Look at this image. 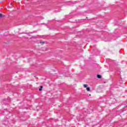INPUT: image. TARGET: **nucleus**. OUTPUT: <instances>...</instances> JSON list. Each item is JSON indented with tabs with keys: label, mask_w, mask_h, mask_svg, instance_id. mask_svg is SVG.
I'll use <instances>...</instances> for the list:
<instances>
[{
	"label": "nucleus",
	"mask_w": 127,
	"mask_h": 127,
	"mask_svg": "<svg viewBox=\"0 0 127 127\" xmlns=\"http://www.w3.org/2000/svg\"><path fill=\"white\" fill-rule=\"evenodd\" d=\"M42 88H43V86H41L40 88H39V91H42Z\"/></svg>",
	"instance_id": "2"
},
{
	"label": "nucleus",
	"mask_w": 127,
	"mask_h": 127,
	"mask_svg": "<svg viewBox=\"0 0 127 127\" xmlns=\"http://www.w3.org/2000/svg\"><path fill=\"white\" fill-rule=\"evenodd\" d=\"M83 86L84 88H87V87H88V85L87 84H84Z\"/></svg>",
	"instance_id": "3"
},
{
	"label": "nucleus",
	"mask_w": 127,
	"mask_h": 127,
	"mask_svg": "<svg viewBox=\"0 0 127 127\" xmlns=\"http://www.w3.org/2000/svg\"><path fill=\"white\" fill-rule=\"evenodd\" d=\"M2 17V15L1 14H0V18H1Z\"/></svg>",
	"instance_id": "6"
},
{
	"label": "nucleus",
	"mask_w": 127,
	"mask_h": 127,
	"mask_svg": "<svg viewBox=\"0 0 127 127\" xmlns=\"http://www.w3.org/2000/svg\"><path fill=\"white\" fill-rule=\"evenodd\" d=\"M40 43L41 44H44V42H40Z\"/></svg>",
	"instance_id": "5"
},
{
	"label": "nucleus",
	"mask_w": 127,
	"mask_h": 127,
	"mask_svg": "<svg viewBox=\"0 0 127 127\" xmlns=\"http://www.w3.org/2000/svg\"><path fill=\"white\" fill-rule=\"evenodd\" d=\"M86 90H87V91H90V87H87V88H86Z\"/></svg>",
	"instance_id": "4"
},
{
	"label": "nucleus",
	"mask_w": 127,
	"mask_h": 127,
	"mask_svg": "<svg viewBox=\"0 0 127 127\" xmlns=\"http://www.w3.org/2000/svg\"><path fill=\"white\" fill-rule=\"evenodd\" d=\"M97 78H98V79H101V78H102V76H101V75L100 74H97Z\"/></svg>",
	"instance_id": "1"
}]
</instances>
